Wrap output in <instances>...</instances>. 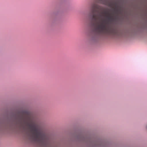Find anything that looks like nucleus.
Returning a JSON list of instances; mask_svg holds the SVG:
<instances>
[{
  "mask_svg": "<svg viewBox=\"0 0 147 147\" xmlns=\"http://www.w3.org/2000/svg\"><path fill=\"white\" fill-rule=\"evenodd\" d=\"M97 19H99V18H97L95 14H93L92 15V20L95 22H96Z\"/></svg>",
  "mask_w": 147,
  "mask_h": 147,
  "instance_id": "obj_7",
  "label": "nucleus"
},
{
  "mask_svg": "<svg viewBox=\"0 0 147 147\" xmlns=\"http://www.w3.org/2000/svg\"><path fill=\"white\" fill-rule=\"evenodd\" d=\"M146 128H147V127H146Z\"/></svg>",
  "mask_w": 147,
  "mask_h": 147,
  "instance_id": "obj_8",
  "label": "nucleus"
},
{
  "mask_svg": "<svg viewBox=\"0 0 147 147\" xmlns=\"http://www.w3.org/2000/svg\"><path fill=\"white\" fill-rule=\"evenodd\" d=\"M30 118L32 123L28 124L32 134L30 140L32 142L38 143L44 147H48L49 146V143L45 134L38 128L37 125L35 123L38 121V117L32 115Z\"/></svg>",
  "mask_w": 147,
  "mask_h": 147,
  "instance_id": "obj_1",
  "label": "nucleus"
},
{
  "mask_svg": "<svg viewBox=\"0 0 147 147\" xmlns=\"http://www.w3.org/2000/svg\"><path fill=\"white\" fill-rule=\"evenodd\" d=\"M100 6L95 3H93L91 5L92 12L94 13L97 11L96 9H99Z\"/></svg>",
  "mask_w": 147,
  "mask_h": 147,
  "instance_id": "obj_5",
  "label": "nucleus"
},
{
  "mask_svg": "<svg viewBox=\"0 0 147 147\" xmlns=\"http://www.w3.org/2000/svg\"><path fill=\"white\" fill-rule=\"evenodd\" d=\"M145 37H90L89 42L91 44H104L113 42L120 41L131 43L143 40Z\"/></svg>",
  "mask_w": 147,
  "mask_h": 147,
  "instance_id": "obj_3",
  "label": "nucleus"
},
{
  "mask_svg": "<svg viewBox=\"0 0 147 147\" xmlns=\"http://www.w3.org/2000/svg\"><path fill=\"white\" fill-rule=\"evenodd\" d=\"M80 143L82 147H115L108 140L99 138L82 136Z\"/></svg>",
  "mask_w": 147,
  "mask_h": 147,
  "instance_id": "obj_2",
  "label": "nucleus"
},
{
  "mask_svg": "<svg viewBox=\"0 0 147 147\" xmlns=\"http://www.w3.org/2000/svg\"><path fill=\"white\" fill-rule=\"evenodd\" d=\"M20 113L23 114H25L27 115H30V112L26 110H23L21 111Z\"/></svg>",
  "mask_w": 147,
  "mask_h": 147,
  "instance_id": "obj_6",
  "label": "nucleus"
},
{
  "mask_svg": "<svg viewBox=\"0 0 147 147\" xmlns=\"http://www.w3.org/2000/svg\"><path fill=\"white\" fill-rule=\"evenodd\" d=\"M8 125L10 129L13 130H21L25 128L24 124L22 119L16 116L11 120Z\"/></svg>",
  "mask_w": 147,
  "mask_h": 147,
  "instance_id": "obj_4",
  "label": "nucleus"
}]
</instances>
